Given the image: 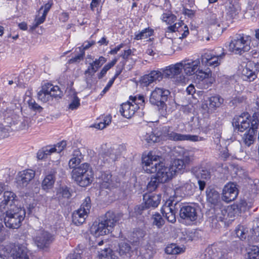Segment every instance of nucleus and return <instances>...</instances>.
I'll list each match as a JSON object with an SVG mask.
<instances>
[{
    "instance_id": "f257e3e1",
    "label": "nucleus",
    "mask_w": 259,
    "mask_h": 259,
    "mask_svg": "<svg viewBox=\"0 0 259 259\" xmlns=\"http://www.w3.org/2000/svg\"><path fill=\"white\" fill-rule=\"evenodd\" d=\"M157 156L151 154L142 158L143 168L147 173H155V177L161 183L168 182L174 176L169 166H165L163 163L156 162Z\"/></svg>"
},
{
    "instance_id": "f03ea898",
    "label": "nucleus",
    "mask_w": 259,
    "mask_h": 259,
    "mask_svg": "<svg viewBox=\"0 0 259 259\" xmlns=\"http://www.w3.org/2000/svg\"><path fill=\"white\" fill-rule=\"evenodd\" d=\"M122 217L121 213H115L112 211L107 212L103 220L95 222L90 228L91 233L95 237H99L108 234Z\"/></svg>"
},
{
    "instance_id": "7ed1b4c3",
    "label": "nucleus",
    "mask_w": 259,
    "mask_h": 259,
    "mask_svg": "<svg viewBox=\"0 0 259 259\" xmlns=\"http://www.w3.org/2000/svg\"><path fill=\"white\" fill-rule=\"evenodd\" d=\"M0 221H3L8 228L17 229L25 216V210L16 205H11L8 210L2 212Z\"/></svg>"
},
{
    "instance_id": "20e7f679",
    "label": "nucleus",
    "mask_w": 259,
    "mask_h": 259,
    "mask_svg": "<svg viewBox=\"0 0 259 259\" xmlns=\"http://www.w3.org/2000/svg\"><path fill=\"white\" fill-rule=\"evenodd\" d=\"M170 94L169 90L158 87L155 88L151 93L149 102L151 104L157 106L159 114L162 116H165L167 114L165 102Z\"/></svg>"
},
{
    "instance_id": "39448f33",
    "label": "nucleus",
    "mask_w": 259,
    "mask_h": 259,
    "mask_svg": "<svg viewBox=\"0 0 259 259\" xmlns=\"http://www.w3.org/2000/svg\"><path fill=\"white\" fill-rule=\"evenodd\" d=\"M251 37L238 35L232 39L229 45V50L235 54L241 55L251 49Z\"/></svg>"
},
{
    "instance_id": "423d86ee",
    "label": "nucleus",
    "mask_w": 259,
    "mask_h": 259,
    "mask_svg": "<svg viewBox=\"0 0 259 259\" xmlns=\"http://www.w3.org/2000/svg\"><path fill=\"white\" fill-rule=\"evenodd\" d=\"M119 147H113L99 154L97 164L99 166L112 165L119 157Z\"/></svg>"
},
{
    "instance_id": "0eeeda50",
    "label": "nucleus",
    "mask_w": 259,
    "mask_h": 259,
    "mask_svg": "<svg viewBox=\"0 0 259 259\" xmlns=\"http://www.w3.org/2000/svg\"><path fill=\"white\" fill-rule=\"evenodd\" d=\"M216 218L220 221H230L233 220L237 213L236 206H221L219 204L214 208Z\"/></svg>"
},
{
    "instance_id": "6e6552de",
    "label": "nucleus",
    "mask_w": 259,
    "mask_h": 259,
    "mask_svg": "<svg viewBox=\"0 0 259 259\" xmlns=\"http://www.w3.org/2000/svg\"><path fill=\"white\" fill-rule=\"evenodd\" d=\"M252 120L253 115L251 117L248 113L243 112L234 117L232 124L236 130L243 132L252 126Z\"/></svg>"
},
{
    "instance_id": "1a4fd4ad",
    "label": "nucleus",
    "mask_w": 259,
    "mask_h": 259,
    "mask_svg": "<svg viewBox=\"0 0 259 259\" xmlns=\"http://www.w3.org/2000/svg\"><path fill=\"white\" fill-rule=\"evenodd\" d=\"M178 203V200H176L174 197H170L161 209V212L163 215L165 217L167 220L171 223L176 221V213L178 208L176 207Z\"/></svg>"
},
{
    "instance_id": "9d476101",
    "label": "nucleus",
    "mask_w": 259,
    "mask_h": 259,
    "mask_svg": "<svg viewBox=\"0 0 259 259\" xmlns=\"http://www.w3.org/2000/svg\"><path fill=\"white\" fill-rule=\"evenodd\" d=\"M182 71V67L181 62L167 67L163 70V75L165 77L177 78L178 82L183 83L185 82L186 78L181 75Z\"/></svg>"
},
{
    "instance_id": "9b49d317",
    "label": "nucleus",
    "mask_w": 259,
    "mask_h": 259,
    "mask_svg": "<svg viewBox=\"0 0 259 259\" xmlns=\"http://www.w3.org/2000/svg\"><path fill=\"white\" fill-rule=\"evenodd\" d=\"M54 239V236L44 229L37 231L34 238L35 243L37 246L41 249L48 247Z\"/></svg>"
},
{
    "instance_id": "f8f14e48",
    "label": "nucleus",
    "mask_w": 259,
    "mask_h": 259,
    "mask_svg": "<svg viewBox=\"0 0 259 259\" xmlns=\"http://www.w3.org/2000/svg\"><path fill=\"white\" fill-rule=\"evenodd\" d=\"M7 253L11 254L13 259H29L27 248L21 244H10L5 248Z\"/></svg>"
},
{
    "instance_id": "ddd939ff",
    "label": "nucleus",
    "mask_w": 259,
    "mask_h": 259,
    "mask_svg": "<svg viewBox=\"0 0 259 259\" xmlns=\"http://www.w3.org/2000/svg\"><path fill=\"white\" fill-rule=\"evenodd\" d=\"M258 114L254 113L253 114V120L252 126L248 129L242 137V141L245 145L249 147L252 144L255 140V134L258 126Z\"/></svg>"
},
{
    "instance_id": "4468645a",
    "label": "nucleus",
    "mask_w": 259,
    "mask_h": 259,
    "mask_svg": "<svg viewBox=\"0 0 259 259\" xmlns=\"http://www.w3.org/2000/svg\"><path fill=\"white\" fill-rule=\"evenodd\" d=\"M176 31L179 32H183L182 35L179 37L180 39L186 37L189 33L187 26L184 25L182 21L176 23L174 25L168 26L165 31V36L167 37V42L169 45L172 43V40L170 38L171 36L170 34Z\"/></svg>"
},
{
    "instance_id": "2eb2a0df",
    "label": "nucleus",
    "mask_w": 259,
    "mask_h": 259,
    "mask_svg": "<svg viewBox=\"0 0 259 259\" xmlns=\"http://www.w3.org/2000/svg\"><path fill=\"white\" fill-rule=\"evenodd\" d=\"M259 72V65L252 62H248L241 71L242 77L244 80L251 81L257 77Z\"/></svg>"
},
{
    "instance_id": "dca6fc26",
    "label": "nucleus",
    "mask_w": 259,
    "mask_h": 259,
    "mask_svg": "<svg viewBox=\"0 0 259 259\" xmlns=\"http://www.w3.org/2000/svg\"><path fill=\"white\" fill-rule=\"evenodd\" d=\"M35 175V171L31 169H26L19 172L16 178L18 186L20 188L26 187L34 178Z\"/></svg>"
},
{
    "instance_id": "f3484780",
    "label": "nucleus",
    "mask_w": 259,
    "mask_h": 259,
    "mask_svg": "<svg viewBox=\"0 0 259 259\" xmlns=\"http://www.w3.org/2000/svg\"><path fill=\"white\" fill-rule=\"evenodd\" d=\"M238 194L236 185L234 183H229L224 187L222 193V199L224 201L229 202L234 200Z\"/></svg>"
},
{
    "instance_id": "a211bd4d",
    "label": "nucleus",
    "mask_w": 259,
    "mask_h": 259,
    "mask_svg": "<svg viewBox=\"0 0 259 259\" xmlns=\"http://www.w3.org/2000/svg\"><path fill=\"white\" fill-rule=\"evenodd\" d=\"M175 193H181L184 195L190 196L195 191V185L190 180L184 181L183 179L179 181V184L176 185Z\"/></svg>"
},
{
    "instance_id": "6ab92c4d",
    "label": "nucleus",
    "mask_w": 259,
    "mask_h": 259,
    "mask_svg": "<svg viewBox=\"0 0 259 259\" xmlns=\"http://www.w3.org/2000/svg\"><path fill=\"white\" fill-rule=\"evenodd\" d=\"M181 64L185 73L190 76L194 75L197 72L200 65V61L199 59L185 60L181 61Z\"/></svg>"
},
{
    "instance_id": "aec40b11",
    "label": "nucleus",
    "mask_w": 259,
    "mask_h": 259,
    "mask_svg": "<svg viewBox=\"0 0 259 259\" xmlns=\"http://www.w3.org/2000/svg\"><path fill=\"white\" fill-rule=\"evenodd\" d=\"M180 216L186 221L193 222L197 218L196 208L191 205H183L180 209Z\"/></svg>"
},
{
    "instance_id": "412c9836",
    "label": "nucleus",
    "mask_w": 259,
    "mask_h": 259,
    "mask_svg": "<svg viewBox=\"0 0 259 259\" xmlns=\"http://www.w3.org/2000/svg\"><path fill=\"white\" fill-rule=\"evenodd\" d=\"M225 54L223 52L220 55H213L205 53L201 56V62L207 66H218L220 64L221 60L224 57Z\"/></svg>"
},
{
    "instance_id": "4be33fe9",
    "label": "nucleus",
    "mask_w": 259,
    "mask_h": 259,
    "mask_svg": "<svg viewBox=\"0 0 259 259\" xmlns=\"http://www.w3.org/2000/svg\"><path fill=\"white\" fill-rule=\"evenodd\" d=\"M11 118H7L4 121L7 123H10L11 125L13 130L19 131L25 130L28 128L29 126V119L27 118H23L18 117L12 120Z\"/></svg>"
},
{
    "instance_id": "5701e85b",
    "label": "nucleus",
    "mask_w": 259,
    "mask_h": 259,
    "mask_svg": "<svg viewBox=\"0 0 259 259\" xmlns=\"http://www.w3.org/2000/svg\"><path fill=\"white\" fill-rule=\"evenodd\" d=\"M191 159L189 156H186L183 159H177L173 161L169 167L172 172L174 175L177 172L183 171L187 165L190 162Z\"/></svg>"
},
{
    "instance_id": "b1692460",
    "label": "nucleus",
    "mask_w": 259,
    "mask_h": 259,
    "mask_svg": "<svg viewBox=\"0 0 259 259\" xmlns=\"http://www.w3.org/2000/svg\"><path fill=\"white\" fill-rule=\"evenodd\" d=\"M99 183L102 188L108 189L110 187H116L117 183H114L110 171L101 172L99 177Z\"/></svg>"
},
{
    "instance_id": "393cba45",
    "label": "nucleus",
    "mask_w": 259,
    "mask_h": 259,
    "mask_svg": "<svg viewBox=\"0 0 259 259\" xmlns=\"http://www.w3.org/2000/svg\"><path fill=\"white\" fill-rule=\"evenodd\" d=\"M145 201L144 205L138 207L139 209H144V207L148 208L150 207H156L160 201V196L159 195H146L144 196Z\"/></svg>"
},
{
    "instance_id": "a878e982",
    "label": "nucleus",
    "mask_w": 259,
    "mask_h": 259,
    "mask_svg": "<svg viewBox=\"0 0 259 259\" xmlns=\"http://www.w3.org/2000/svg\"><path fill=\"white\" fill-rule=\"evenodd\" d=\"M106 62V59L104 57L101 56L98 59H96L92 62H89V66L85 71L84 74L92 76L97 72L103 64Z\"/></svg>"
},
{
    "instance_id": "bb28decb",
    "label": "nucleus",
    "mask_w": 259,
    "mask_h": 259,
    "mask_svg": "<svg viewBox=\"0 0 259 259\" xmlns=\"http://www.w3.org/2000/svg\"><path fill=\"white\" fill-rule=\"evenodd\" d=\"M163 73L158 70L152 71L148 74L145 75L141 79L142 82L147 86L157 80L160 81L162 79Z\"/></svg>"
},
{
    "instance_id": "cd10ccee",
    "label": "nucleus",
    "mask_w": 259,
    "mask_h": 259,
    "mask_svg": "<svg viewBox=\"0 0 259 259\" xmlns=\"http://www.w3.org/2000/svg\"><path fill=\"white\" fill-rule=\"evenodd\" d=\"M137 109V106H135L132 103L127 102L121 105L120 113L126 118H131Z\"/></svg>"
},
{
    "instance_id": "c85d7f7f",
    "label": "nucleus",
    "mask_w": 259,
    "mask_h": 259,
    "mask_svg": "<svg viewBox=\"0 0 259 259\" xmlns=\"http://www.w3.org/2000/svg\"><path fill=\"white\" fill-rule=\"evenodd\" d=\"M93 171L91 166L87 163L81 164L79 166L74 168L72 171V177L75 181L78 178H80L88 172Z\"/></svg>"
},
{
    "instance_id": "c756f323",
    "label": "nucleus",
    "mask_w": 259,
    "mask_h": 259,
    "mask_svg": "<svg viewBox=\"0 0 259 259\" xmlns=\"http://www.w3.org/2000/svg\"><path fill=\"white\" fill-rule=\"evenodd\" d=\"M56 174V170L53 169L46 175L41 183V187L44 190L48 191L53 187L55 182Z\"/></svg>"
},
{
    "instance_id": "7c9ffc66",
    "label": "nucleus",
    "mask_w": 259,
    "mask_h": 259,
    "mask_svg": "<svg viewBox=\"0 0 259 259\" xmlns=\"http://www.w3.org/2000/svg\"><path fill=\"white\" fill-rule=\"evenodd\" d=\"M206 194L207 201L213 204L215 207L219 205L220 197L217 191L213 188H208L206 191Z\"/></svg>"
},
{
    "instance_id": "2f4dec72",
    "label": "nucleus",
    "mask_w": 259,
    "mask_h": 259,
    "mask_svg": "<svg viewBox=\"0 0 259 259\" xmlns=\"http://www.w3.org/2000/svg\"><path fill=\"white\" fill-rule=\"evenodd\" d=\"M66 142L62 141L54 146H52V148L53 149L52 152H53L55 156V159H52V161L56 162L57 164H58L61 157L60 153L66 147Z\"/></svg>"
},
{
    "instance_id": "473e14b6",
    "label": "nucleus",
    "mask_w": 259,
    "mask_h": 259,
    "mask_svg": "<svg viewBox=\"0 0 259 259\" xmlns=\"http://www.w3.org/2000/svg\"><path fill=\"white\" fill-rule=\"evenodd\" d=\"M52 145L47 146L40 149L37 153V157L39 160H44L49 156L51 160L55 159V156L53 152Z\"/></svg>"
},
{
    "instance_id": "72a5a7b5",
    "label": "nucleus",
    "mask_w": 259,
    "mask_h": 259,
    "mask_svg": "<svg viewBox=\"0 0 259 259\" xmlns=\"http://www.w3.org/2000/svg\"><path fill=\"white\" fill-rule=\"evenodd\" d=\"M133 253L132 247L129 242H121L119 244V254L123 257H130Z\"/></svg>"
},
{
    "instance_id": "f704fd0d",
    "label": "nucleus",
    "mask_w": 259,
    "mask_h": 259,
    "mask_svg": "<svg viewBox=\"0 0 259 259\" xmlns=\"http://www.w3.org/2000/svg\"><path fill=\"white\" fill-rule=\"evenodd\" d=\"M87 216L88 215L82 211L81 209H78L72 214V222L76 226L80 225L84 222Z\"/></svg>"
},
{
    "instance_id": "c9c22d12",
    "label": "nucleus",
    "mask_w": 259,
    "mask_h": 259,
    "mask_svg": "<svg viewBox=\"0 0 259 259\" xmlns=\"http://www.w3.org/2000/svg\"><path fill=\"white\" fill-rule=\"evenodd\" d=\"M72 156V158L69 161L68 165L70 168L74 169L80 163L82 156L80 151L78 149H76L73 151Z\"/></svg>"
},
{
    "instance_id": "e433bc0d",
    "label": "nucleus",
    "mask_w": 259,
    "mask_h": 259,
    "mask_svg": "<svg viewBox=\"0 0 259 259\" xmlns=\"http://www.w3.org/2000/svg\"><path fill=\"white\" fill-rule=\"evenodd\" d=\"M192 171L198 180H207L210 178V173L207 169L195 167Z\"/></svg>"
},
{
    "instance_id": "4c0bfd02",
    "label": "nucleus",
    "mask_w": 259,
    "mask_h": 259,
    "mask_svg": "<svg viewBox=\"0 0 259 259\" xmlns=\"http://www.w3.org/2000/svg\"><path fill=\"white\" fill-rule=\"evenodd\" d=\"M93 178V171L91 172L88 171L87 174H85L82 176H81L80 178H78V179L76 180L75 181H76L77 184L80 186L85 187L92 183Z\"/></svg>"
},
{
    "instance_id": "58836bf2",
    "label": "nucleus",
    "mask_w": 259,
    "mask_h": 259,
    "mask_svg": "<svg viewBox=\"0 0 259 259\" xmlns=\"http://www.w3.org/2000/svg\"><path fill=\"white\" fill-rule=\"evenodd\" d=\"M240 6L238 2L236 1H230L228 6V13L232 18L238 15L240 11Z\"/></svg>"
},
{
    "instance_id": "ea45409f",
    "label": "nucleus",
    "mask_w": 259,
    "mask_h": 259,
    "mask_svg": "<svg viewBox=\"0 0 259 259\" xmlns=\"http://www.w3.org/2000/svg\"><path fill=\"white\" fill-rule=\"evenodd\" d=\"M100 259H118L116 253L110 248L102 250L99 255Z\"/></svg>"
},
{
    "instance_id": "a19ab883",
    "label": "nucleus",
    "mask_w": 259,
    "mask_h": 259,
    "mask_svg": "<svg viewBox=\"0 0 259 259\" xmlns=\"http://www.w3.org/2000/svg\"><path fill=\"white\" fill-rule=\"evenodd\" d=\"M37 96L38 99L44 102H47L51 99L48 83L42 87L41 90L37 94Z\"/></svg>"
},
{
    "instance_id": "79ce46f5",
    "label": "nucleus",
    "mask_w": 259,
    "mask_h": 259,
    "mask_svg": "<svg viewBox=\"0 0 259 259\" xmlns=\"http://www.w3.org/2000/svg\"><path fill=\"white\" fill-rule=\"evenodd\" d=\"M224 99L220 96H214L210 97L208 99L209 108L215 110L219 107L223 103Z\"/></svg>"
},
{
    "instance_id": "37998d69",
    "label": "nucleus",
    "mask_w": 259,
    "mask_h": 259,
    "mask_svg": "<svg viewBox=\"0 0 259 259\" xmlns=\"http://www.w3.org/2000/svg\"><path fill=\"white\" fill-rule=\"evenodd\" d=\"M202 140V138L199 137L198 136L190 135H184L179 133L177 134L175 138V141H199Z\"/></svg>"
},
{
    "instance_id": "c03bdc74",
    "label": "nucleus",
    "mask_w": 259,
    "mask_h": 259,
    "mask_svg": "<svg viewBox=\"0 0 259 259\" xmlns=\"http://www.w3.org/2000/svg\"><path fill=\"white\" fill-rule=\"evenodd\" d=\"M69 96L71 99V103L69 105L68 108L71 110L77 109L80 106V100L77 97L76 93L73 91H70Z\"/></svg>"
},
{
    "instance_id": "a18cd8bd",
    "label": "nucleus",
    "mask_w": 259,
    "mask_h": 259,
    "mask_svg": "<svg viewBox=\"0 0 259 259\" xmlns=\"http://www.w3.org/2000/svg\"><path fill=\"white\" fill-rule=\"evenodd\" d=\"M141 252L145 259H151L156 251L151 245L147 244L141 249Z\"/></svg>"
},
{
    "instance_id": "49530a36",
    "label": "nucleus",
    "mask_w": 259,
    "mask_h": 259,
    "mask_svg": "<svg viewBox=\"0 0 259 259\" xmlns=\"http://www.w3.org/2000/svg\"><path fill=\"white\" fill-rule=\"evenodd\" d=\"M151 220L152 221V225L156 226L158 229H160L165 223L164 220L158 212L152 215Z\"/></svg>"
},
{
    "instance_id": "de8ad7c7",
    "label": "nucleus",
    "mask_w": 259,
    "mask_h": 259,
    "mask_svg": "<svg viewBox=\"0 0 259 259\" xmlns=\"http://www.w3.org/2000/svg\"><path fill=\"white\" fill-rule=\"evenodd\" d=\"M49 90L51 98H61L63 96V92L61 91L58 86H53L52 84L48 83Z\"/></svg>"
},
{
    "instance_id": "09e8293b",
    "label": "nucleus",
    "mask_w": 259,
    "mask_h": 259,
    "mask_svg": "<svg viewBox=\"0 0 259 259\" xmlns=\"http://www.w3.org/2000/svg\"><path fill=\"white\" fill-rule=\"evenodd\" d=\"M246 259H259V248L257 246H252L248 249Z\"/></svg>"
},
{
    "instance_id": "8fccbe9b",
    "label": "nucleus",
    "mask_w": 259,
    "mask_h": 259,
    "mask_svg": "<svg viewBox=\"0 0 259 259\" xmlns=\"http://www.w3.org/2000/svg\"><path fill=\"white\" fill-rule=\"evenodd\" d=\"M83 246L81 244L78 245L75 251L73 253L69 254L66 259H81V254L83 253Z\"/></svg>"
},
{
    "instance_id": "3c124183",
    "label": "nucleus",
    "mask_w": 259,
    "mask_h": 259,
    "mask_svg": "<svg viewBox=\"0 0 259 259\" xmlns=\"http://www.w3.org/2000/svg\"><path fill=\"white\" fill-rule=\"evenodd\" d=\"M183 251L181 248L178 247L175 244H171L167 246L165 249V252L168 254H177Z\"/></svg>"
},
{
    "instance_id": "603ef678",
    "label": "nucleus",
    "mask_w": 259,
    "mask_h": 259,
    "mask_svg": "<svg viewBox=\"0 0 259 259\" xmlns=\"http://www.w3.org/2000/svg\"><path fill=\"white\" fill-rule=\"evenodd\" d=\"M153 31L149 28H145L140 33L135 35V39L137 40L145 39L152 35Z\"/></svg>"
},
{
    "instance_id": "864d4df0",
    "label": "nucleus",
    "mask_w": 259,
    "mask_h": 259,
    "mask_svg": "<svg viewBox=\"0 0 259 259\" xmlns=\"http://www.w3.org/2000/svg\"><path fill=\"white\" fill-rule=\"evenodd\" d=\"M118 59L115 58L111 62L106 64L102 69L100 73L98 74V78H102L112 67H113L117 62Z\"/></svg>"
},
{
    "instance_id": "5fc2aeb1",
    "label": "nucleus",
    "mask_w": 259,
    "mask_h": 259,
    "mask_svg": "<svg viewBox=\"0 0 259 259\" xmlns=\"http://www.w3.org/2000/svg\"><path fill=\"white\" fill-rule=\"evenodd\" d=\"M235 231L236 236L240 239L243 240L246 238V234L248 231L243 226L239 225Z\"/></svg>"
},
{
    "instance_id": "6e6d98bb",
    "label": "nucleus",
    "mask_w": 259,
    "mask_h": 259,
    "mask_svg": "<svg viewBox=\"0 0 259 259\" xmlns=\"http://www.w3.org/2000/svg\"><path fill=\"white\" fill-rule=\"evenodd\" d=\"M57 195H58V197H62L64 198H69L71 196V192L69 191V189L67 187H62L60 188L57 192Z\"/></svg>"
},
{
    "instance_id": "4d7b16f0",
    "label": "nucleus",
    "mask_w": 259,
    "mask_h": 259,
    "mask_svg": "<svg viewBox=\"0 0 259 259\" xmlns=\"http://www.w3.org/2000/svg\"><path fill=\"white\" fill-rule=\"evenodd\" d=\"M5 123V125L0 124V136L2 138H5L8 136L9 132L12 127L11 124Z\"/></svg>"
},
{
    "instance_id": "13d9d810",
    "label": "nucleus",
    "mask_w": 259,
    "mask_h": 259,
    "mask_svg": "<svg viewBox=\"0 0 259 259\" xmlns=\"http://www.w3.org/2000/svg\"><path fill=\"white\" fill-rule=\"evenodd\" d=\"M91 207V199L90 197H87L84 199L83 202L82 203L79 209H81V210L88 215L90 212Z\"/></svg>"
},
{
    "instance_id": "bf43d9fd",
    "label": "nucleus",
    "mask_w": 259,
    "mask_h": 259,
    "mask_svg": "<svg viewBox=\"0 0 259 259\" xmlns=\"http://www.w3.org/2000/svg\"><path fill=\"white\" fill-rule=\"evenodd\" d=\"M41 14V16H39L40 15L38 14V16L36 17L33 24L30 26V29L31 31L34 30L39 25L45 21L46 16L43 14Z\"/></svg>"
},
{
    "instance_id": "052dcab7",
    "label": "nucleus",
    "mask_w": 259,
    "mask_h": 259,
    "mask_svg": "<svg viewBox=\"0 0 259 259\" xmlns=\"http://www.w3.org/2000/svg\"><path fill=\"white\" fill-rule=\"evenodd\" d=\"M211 75V72L210 71L206 72L201 70L198 69V71L195 74L194 76L196 77V79H198V81H201L205 78H208Z\"/></svg>"
},
{
    "instance_id": "680f3d73",
    "label": "nucleus",
    "mask_w": 259,
    "mask_h": 259,
    "mask_svg": "<svg viewBox=\"0 0 259 259\" xmlns=\"http://www.w3.org/2000/svg\"><path fill=\"white\" fill-rule=\"evenodd\" d=\"M159 183H161L158 181L156 177L152 178L147 185V189L149 191H153L157 188Z\"/></svg>"
},
{
    "instance_id": "e2e57ef3",
    "label": "nucleus",
    "mask_w": 259,
    "mask_h": 259,
    "mask_svg": "<svg viewBox=\"0 0 259 259\" xmlns=\"http://www.w3.org/2000/svg\"><path fill=\"white\" fill-rule=\"evenodd\" d=\"M111 118L112 117L110 115H107L104 119V121L96 124L95 127L101 130L103 129L111 123Z\"/></svg>"
},
{
    "instance_id": "0e129e2a",
    "label": "nucleus",
    "mask_w": 259,
    "mask_h": 259,
    "mask_svg": "<svg viewBox=\"0 0 259 259\" xmlns=\"http://www.w3.org/2000/svg\"><path fill=\"white\" fill-rule=\"evenodd\" d=\"M130 100L135 103V106H137V109L139 108V105H143L145 101L144 97L143 95H139L138 97H131Z\"/></svg>"
},
{
    "instance_id": "69168bd1",
    "label": "nucleus",
    "mask_w": 259,
    "mask_h": 259,
    "mask_svg": "<svg viewBox=\"0 0 259 259\" xmlns=\"http://www.w3.org/2000/svg\"><path fill=\"white\" fill-rule=\"evenodd\" d=\"M163 133L168 139L175 141L177 136V133L169 131V127H165Z\"/></svg>"
},
{
    "instance_id": "338daca9",
    "label": "nucleus",
    "mask_w": 259,
    "mask_h": 259,
    "mask_svg": "<svg viewBox=\"0 0 259 259\" xmlns=\"http://www.w3.org/2000/svg\"><path fill=\"white\" fill-rule=\"evenodd\" d=\"M84 54V52L81 51V53L70 59L69 60V63L72 64L80 62L81 60H83Z\"/></svg>"
},
{
    "instance_id": "774afa93",
    "label": "nucleus",
    "mask_w": 259,
    "mask_h": 259,
    "mask_svg": "<svg viewBox=\"0 0 259 259\" xmlns=\"http://www.w3.org/2000/svg\"><path fill=\"white\" fill-rule=\"evenodd\" d=\"M28 103L29 107L30 109H33L34 111H38V112H40L42 110V108L33 100H30Z\"/></svg>"
}]
</instances>
